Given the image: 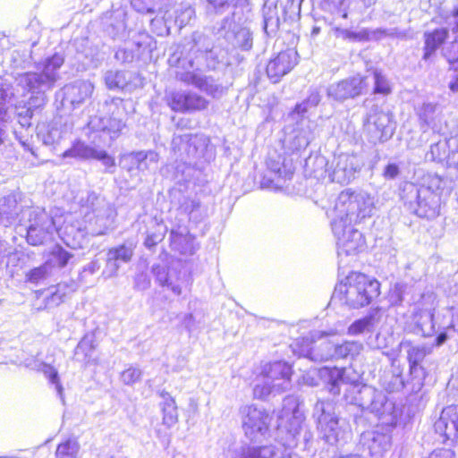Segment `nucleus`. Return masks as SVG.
Returning a JSON list of instances; mask_svg holds the SVG:
<instances>
[{"mask_svg":"<svg viewBox=\"0 0 458 458\" xmlns=\"http://www.w3.org/2000/svg\"><path fill=\"white\" fill-rule=\"evenodd\" d=\"M195 17V10L191 4H181L175 10V23L179 28L188 25Z\"/></svg>","mask_w":458,"mask_h":458,"instance_id":"obj_30","label":"nucleus"},{"mask_svg":"<svg viewBox=\"0 0 458 458\" xmlns=\"http://www.w3.org/2000/svg\"><path fill=\"white\" fill-rule=\"evenodd\" d=\"M47 266L44 263L38 267L30 269L25 274V282L38 285L44 282L49 276Z\"/></svg>","mask_w":458,"mask_h":458,"instance_id":"obj_29","label":"nucleus"},{"mask_svg":"<svg viewBox=\"0 0 458 458\" xmlns=\"http://www.w3.org/2000/svg\"><path fill=\"white\" fill-rule=\"evenodd\" d=\"M446 339H447L446 333L442 332L439 335H437V336L436 337L434 344L436 346H440L445 342Z\"/></svg>","mask_w":458,"mask_h":458,"instance_id":"obj_55","label":"nucleus"},{"mask_svg":"<svg viewBox=\"0 0 458 458\" xmlns=\"http://www.w3.org/2000/svg\"><path fill=\"white\" fill-rule=\"evenodd\" d=\"M453 15L458 17V5L454 9Z\"/></svg>","mask_w":458,"mask_h":458,"instance_id":"obj_62","label":"nucleus"},{"mask_svg":"<svg viewBox=\"0 0 458 458\" xmlns=\"http://www.w3.org/2000/svg\"><path fill=\"white\" fill-rule=\"evenodd\" d=\"M64 63V55L58 53L47 57L36 64L35 72L17 75L15 90L7 81L0 79V119L6 116V104L19 95H37L35 99L38 103L36 106H41L45 101V93L51 90L60 79L59 70Z\"/></svg>","mask_w":458,"mask_h":458,"instance_id":"obj_1","label":"nucleus"},{"mask_svg":"<svg viewBox=\"0 0 458 458\" xmlns=\"http://www.w3.org/2000/svg\"><path fill=\"white\" fill-rule=\"evenodd\" d=\"M193 47L192 50L207 55L208 57L213 58L215 49L211 39L206 35L195 32L192 35Z\"/></svg>","mask_w":458,"mask_h":458,"instance_id":"obj_25","label":"nucleus"},{"mask_svg":"<svg viewBox=\"0 0 458 458\" xmlns=\"http://www.w3.org/2000/svg\"><path fill=\"white\" fill-rule=\"evenodd\" d=\"M408 344L407 361L409 365V374L412 377H420L424 379L427 377V371L422 365V361L430 351L424 346L411 345V343Z\"/></svg>","mask_w":458,"mask_h":458,"instance_id":"obj_13","label":"nucleus"},{"mask_svg":"<svg viewBox=\"0 0 458 458\" xmlns=\"http://www.w3.org/2000/svg\"><path fill=\"white\" fill-rule=\"evenodd\" d=\"M318 161H319L320 164H324L325 163L324 157H319Z\"/></svg>","mask_w":458,"mask_h":458,"instance_id":"obj_64","label":"nucleus"},{"mask_svg":"<svg viewBox=\"0 0 458 458\" xmlns=\"http://www.w3.org/2000/svg\"><path fill=\"white\" fill-rule=\"evenodd\" d=\"M440 184L437 177L431 178L428 185L406 182L401 186L400 198L411 213L420 217L434 218L440 209Z\"/></svg>","mask_w":458,"mask_h":458,"instance_id":"obj_4","label":"nucleus"},{"mask_svg":"<svg viewBox=\"0 0 458 458\" xmlns=\"http://www.w3.org/2000/svg\"><path fill=\"white\" fill-rule=\"evenodd\" d=\"M296 52L287 50L280 52L267 65V76L274 83L287 74L296 64Z\"/></svg>","mask_w":458,"mask_h":458,"instance_id":"obj_10","label":"nucleus"},{"mask_svg":"<svg viewBox=\"0 0 458 458\" xmlns=\"http://www.w3.org/2000/svg\"><path fill=\"white\" fill-rule=\"evenodd\" d=\"M37 233V231L28 230L27 233H26L27 242L30 244L34 245V246L38 245V244H40L42 242L40 240L34 239V233Z\"/></svg>","mask_w":458,"mask_h":458,"instance_id":"obj_51","label":"nucleus"},{"mask_svg":"<svg viewBox=\"0 0 458 458\" xmlns=\"http://www.w3.org/2000/svg\"><path fill=\"white\" fill-rule=\"evenodd\" d=\"M131 158L135 160L134 163H138L139 174L156 170L159 160L158 154L151 150L139 151L138 156Z\"/></svg>","mask_w":458,"mask_h":458,"instance_id":"obj_20","label":"nucleus"},{"mask_svg":"<svg viewBox=\"0 0 458 458\" xmlns=\"http://www.w3.org/2000/svg\"><path fill=\"white\" fill-rule=\"evenodd\" d=\"M447 412L452 416L458 418V405H452L447 408Z\"/></svg>","mask_w":458,"mask_h":458,"instance_id":"obj_57","label":"nucleus"},{"mask_svg":"<svg viewBox=\"0 0 458 458\" xmlns=\"http://www.w3.org/2000/svg\"><path fill=\"white\" fill-rule=\"evenodd\" d=\"M449 328H452L454 331L458 332V310L452 314Z\"/></svg>","mask_w":458,"mask_h":458,"instance_id":"obj_54","label":"nucleus"},{"mask_svg":"<svg viewBox=\"0 0 458 458\" xmlns=\"http://www.w3.org/2000/svg\"><path fill=\"white\" fill-rule=\"evenodd\" d=\"M449 89L453 92H458V76L449 83Z\"/></svg>","mask_w":458,"mask_h":458,"instance_id":"obj_56","label":"nucleus"},{"mask_svg":"<svg viewBox=\"0 0 458 458\" xmlns=\"http://www.w3.org/2000/svg\"><path fill=\"white\" fill-rule=\"evenodd\" d=\"M127 75L123 71H107L104 76L105 83L109 89H123L128 86Z\"/></svg>","mask_w":458,"mask_h":458,"instance_id":"obj_22","label":"nucleus"},{"mask_svg":"<svg viewBox=\"0 0 458 458\" xmlns=\"http://www.w3.org/2000/svg\"><path fill=\"white\" fill-rule=\"evenodd\" d=\"M26 229H30V230H32V229H37L36 225H30Z\"/></svg>","mask_w":458,"mask_h":458,"instance_id":"obj_63","label":"nucleus"},{"mask_svg":"<svg viewBox=\"0 0 458 458\" xmlns=\"http://www.w3.org/2000/svg\"><path fill=\"white\" fill-rule=\"evenodd\" d=\"M399 174H400L399 166L394 163L388 164L383 171V176L385 179H387V180L395 179Z\"/></svg>","mask_w":458,"mask_h":458,"instance_id":"obj_46","label":"nucleus"},{"mask_svg":"<svg viewBox=\"0 0 458 458\" xmlns=\"http://www.w3.org/2000/svg\"><path fill=\"white\" fill-rule=\"evenodd\" d=\"M6 138V120L4 118L0 119V147L5 142Z\"/></svg>","mask_w":458,"mask_h":458,"instance_id":"obj_49","label":"nucleus"},{"mask_svg":"<svg viewBox=\"0 0 458 458\" xmlns=\"http://www.w3.org/2000/svg\"><path fill=\"white\" fill-rule=\"evenodd\" d=\"M124 127V123L121 120L116 119H111L109 121V124L105 126V128L114 133L116 134L122 131V129Z\"/></svg>","mask_w":458,"mask_h":458,"instance_id":"obj_47","label":"nucleus"},{"mask_svg":"<svg viewBox=\"0 0 458 458\" xmlns=\"http://www.w3.org/2000/svg\"><path fill=\"white\" fill-rule=\"evenodd\" d=\"M374 34L378 35L379 37H382V36L393 37L394 35H395V30L394 29H393V30L377 29L374 31Z\"/></svg>","mask_w":458,"mask_h":458,"instance_id":"obj_53","label":"nucleus"},{"mask_svg":"<svg viewBox=\"0 0 458 458\" xmlns=\"http://www.w3.org/2000/svg\"><path fill=\"white\" fill-rule=\"evenodd\" d=\"M208 142V138L203 134L184 133L174 136L172 147L178 158L187 162L202 154Z\"/></svg>","mask_w":458,"mask_h":458,"instance_id":"obj_7","label":"nucleus"},{"mask_svg":"<svg viewBox=\"0 0 458 458\" xmlns=\"http://www.w3.org/2000/svg\"><path fill=\"white\" fill-rule=\"evenodd\" d=\"M320 32V28L319 27H314L313 30H312V36H316L318 35V33Z\"/></svg>","mask_w":458,"mask_h":458,"instance_id":"obj_60","label":"nucleus"},{"mask_svg":"<svg viewBox=\"0 0 458 458\" xmlns=\"http://www.w3.org/2000/svg\"><path fill=\"white\" fill-rule=\"evenodd\" d=\"M198 89L213 98L221 96L223 92V88L220 85L216 83L214 80L207 77H202Z\"/></svg>","mask_w":458,"mask_h":458,"instance_id":"obj_33","label":"nucleus"},{"mask_svg":"<svg viewBox=\"0 0 458 458\" xmlns=\"http://www.w3.org/2000/svg\"><path fill=\"white\" fill-rule=\"evenodd\" d=\"M345 368L325 366L319 369V377L328 386V390L334 394H338L339 386L344 379Z\"/></svg>","mask_w":458,"mask_h":458,"instance_id":"obj_16","label":"nucleus"},{"mask_svg":"<svg viewBox=\"0 0 458 458\" xmlns=\"http://www.w3.org/2000/svg\"><path fill=\"white\" fill-rule=\"evenodd\" d=\"M93 90L90 81H76L64 88V100L76 108L91 96Z\"/></svg>","mask_w":458,"mask_h":458,"instance_id":"obj_12","label":"nucleus"},{"mask_svg":"<svg viewBox=\"0 0 458 458\" xmlns=\"http://www.w3.org/2000/svg\"><path fill=\"white\" fill-rule=\"evenodd\" d=\"M164 402L161 406L162 410V421L166 427L170 428L175 425L178 421L177 406L174 399L165 392L160 394Z\"/></svg>","mask_w":458,"mask_h":458,"instance_id":"obj_18","label":"nucleus"},{"mask_svg":"<svg viewBox=\"0 0 458 458\" xmlns=\"http://www.w3.org/2000/svg\"><path fill=\"white\" fill-rule=\"evenodd\" d=\"M438 105L431 102H425L417 110L420 123L426 127H434L438 114Z\"/></svg>","mask_w":458,"mask_h":458,"instance_id":"obj_21","label":"nucleus"},{"mask_svg":"<svg viewBox=\"0 0 458 458\" xmlns=\"http://www.w3.org/2000/svg\"><path fill=\"white\" fill-rule=\"evenodd\" d=\"M133 256L132 249L125 245H120L108 250V262H129Z\"/></svg>","mask_w":458,"mask_h":458,"instance_id":"obj_28","label":"nucleus"},{"mask_svg":"<svg viewBox=\"0 0 458 458\" xmlns=\"http://www.w3.org/2000/svg\"><path fill=\"white\" fill-rule=\"evenodd\" d=\"M369 76L356 74L328 86L327 97L336 102L355 98L368 90Z\"/></svg>","mask_w":458,"mask_h":458,"instance_id":"obj_5","label":"nucleus"},{"mask_svg":"<svg viewBox=\"0 0 458 458\" xmlns=\"http://www.w3.org/2000/svg\"><path fill=\"white\" fill-rule=\"evenodd\" d=\"M208 105V100L193 92L174 93L170 102L172 109L178 112L204 110Z\"/></svg>","mask_w":458,"mask_h":458,"instance_id":"obj_11","label":"nucleus"},{"mask_svg":"<svg viewBox=\"0 0 458 458\" xmlns=\"http://www.w3.org/2000/svg\"><path fill=\"white\" fill-rule=\"evenodd\" d=\"M68 286L67 284L55 285V290L45 298L43 309H51L63 303L66 296L65 289Z\"/></svg>","mask_w":458,"mask_h":458,"instance_id":"obj_26","label":"nucleus"},{"mask_svg":"<svg viewBox=\"0 0 458 458\" xmlns=\"http://www.w3.org/2000/svg\"><path fill=\"white\" fill-rule=\"evenodd\" d=\"M225 38L234 48L242 51H249L252 48V33L247 27L233 25V29L225 33Z\"/></svg>","mask_w":458,"mask_h":458,"instance_id":"obj_14","label":"nucleus"},{"mask_svg":"<svg viewBox=\"0 0 458 458\" xmlns=\"http://www.w3.org/2000/svg\"><path fill=\"white\" fill-rule=\"evenodd\" d=\"M44 373L49 381L55 385L58 390L62 389V386L60 383L59 376L57 370L52 367L51 365H46V369H44Z\"/></svg>","mask_w":458,"mask_h":458,"instance_id":"obj_44","label":"nucleus"},{"mask_svg":"<svg viewBox=\"0 0 458 458\" xmlns=\"http://www.w3.org/2000/svg\"><path fill=\"white\" fill-rule=\"evenodd\" d=\"M271 170H273L279 176H282V169H281L279 164H276L275 166H272Z\"/></svg>","mask_w":458,"mask_h":458,"instance_id":"obj_58","label":"nucleus"},{"mask_svg":"<svg viewBox=\"0 0 458 458\" xmlns=\"http://www.w3.org/2000/svg\"><path fill=\"white\" fill-rule=\"evenodd\" d=\"M136 156H138V152L127 154L123 156L121 161L123 169H125L131 176H139L138 163H134L135 160L131 158Z\"/></svg>","mask_w":458,"mask_h":458,"instance_id":"obj_36","label":"nucleus"},{"mask_svg":"<svg viewBox=\"0 0 458 458\" xmlns=\"http://www.w3.org/2000/svg\"><path fill=\"white\" fill-rule=\"evenodd\" d=\"M18 213L17 203L14 196H7L0 199V225L11 226V219Z\"/></svg>","mask_w":458,"mask_h":458,"instance_id":"obj_19","label":"nucleus"},{"mask_svg":"<svg viewBox=\"0 0 458 458\" xmlns=\"http://www.w3.org/2000/svg\"><path fill=\"white\" fill-rule=\"evenodd\" d=\"M428 458H455V453L449 448H438L432 451Z\"/></svg>","mask_w":458,"mask_h":458,"instance_id":"obj_45","label":"nucleus"},{"mask_svg":"<svg viewBox=\"0 0 458 458\" xmlns=\"http://www.w3.org/2000/svg\"><path fill=\"white\" fill-rule=\"evenodd\" d=\"M449 30L446 28L436 29L430 32H425L424 59H428L446 40Z\"/></svg>","mask_w":458,"mask_h":458,"instance_id":"obj_17","label":"nucleus"},{"mask_svg":"<svg viewBox=\"0 0 458 458\" xmlns=\"http://www.w3.org/2000/svg\"><path fill=\"white\" fill-rule=\"evenodd\" d=\"M164 239L163 233H155L153 235H148L145 240V244L148 248H152L156 246L159 242Z\"/></svg>","mask_w":458,"mask_h":458,"instance_id":"obj_48","label":"nucleus"},{"mask_svg":"<svg viewBox=\"0 0 458 458\" xmlns=\"http://www.w3.org/2000/svg\"><path fill=\"white\" fill-rule=\"evenodd\" d=\"M371 322L370 317L362 318L355 320L349 327V333L351 335H359L365 331Z\"/></svg>","mask_w":458,"mask_h":458,"instance_id":"obj_38","label":"nucleus"},{"mask_svg":"<svg viewBox=\"0 0 458 458\" xmlns=\"http://www.w3.org/2000/svg\"><path fill=\"white\" fill-rule=\"evenodd\" d=\"M279 28V18L276 15H265L264 30L267 34H274Z\"/></svg>","mask_w":458,"mask_h":458,"instance_id":"obj_39","label":"nucleus"},{"mask_svg":"<svg viewBox=\"0 0 458 458\" xmlns=\"http://www.w3.org/2000/svg\"><path fill=\"white\" fill-rule=\"evenodd\" d=\"M62 157H71L81 160H98L106 169H110L115 166L114 158L106 150L95 148L91 145H88L81 140L74 141L72 147L62 154Z\"/></svg>","mask_w":458,"mask_h":458,"instance_id":"obj_9","label":"nucleus"},{"mask_svg":"<svg viewBox=\"0 0 458 458\" xmlns=\"http://www.w3.org/2000/svg\"><path fill=\"white\" fill-rule=\"evenodd\" d=\"M216 13H222L227 10L233 3V0H207Z\"/></svg>","mask_w":458,"mask_h":458,"instance_id":"obj_42","label":"nucleus"},{"mask_svg":"<svg viewBox=\"0 0 458 458\" xmlns=\"http://www.w3.org/2000/svg\"><path fill=\"white\" fill-rule=\"evenodd\" d=\"M335 294L351 310L371 305L381 294V283L360 271H351L335 286Z\"/></svg>","mask_w":458,"mask_h":458,"instance_id":"obj_3","label":"nucleus"},{"mask_svg":"<svg viewBox=\"0 0 458 458\" xmlns=\"http://www.w3.org/2000/svg\"><path fill=\"white\" fill-rule=\"evenodd\" d=\"M141 373L139 369L129 368L123 371L122 378L124 384L131 385L140 379Z\"/></svg>","mask_w":458,"mask_h":458,"instance_id":"obj_40","label":"nucleus"},{"mask_svg":"<svg viewBox=\"0 0 458 458\" xmlns=\"http://www.w3.org/2000/svg\"><path fill=\"white\" fill-rule=\"evenodd\" d=\"M296 140L298 141V144L295 146L297 150L305 148L309 145V140L303 136H297Z\"/></svg>","mask_w":458,"mask_h":458,"instance_id":"obj_52","label":"nucleus"},{"mask_svg":"<svg viewBox=\"0 0 458 458\" xmlns=\"http://www.w3.org/2000/svg\"><path fill=\"white\" fill-rule=\"evenodd\" d=\"M321 101V94L318 89H311L309 96L301 103L296 105L294 112L304 114L310 109L315 108Z\"/></svg>","mask_w":458,"mask_h":458,"instance_id":"obj_27","label":"nucleus"},{"mask_svg":"<svg viewBox=\"0 0 458 458\" xmlns=\"http://www.w3.org/2000/svg\"><path fill=\"white\" fill-rule=\"evenodd\" d=\"M373 208L374 198L370 194L348 189L338 195L334 207L326 214L333 229H346L370 217Z\"/></svg>","mask_w":458,"mask_h":458,"instance_id":"obj_2","label":"nucleus"},{"mask_svg":"<svg viewBox=\"0 0 458 458\" xmlns=\"http://www.w3.org/2000/svg\"><path fill=\"white\" fill-rule=\"evenodd\" d=\"M339 458H361V457L358 454H347V455H342Z\"/></svg>","mask_w":458,"mask_h":458,"instance_id":"obj_59","label":"nucleus"},{"mask_svg":"<svg viewBox=\"0 0 458 458\" xmlns=\"http://www.w3.org/2000/svg\"><path fill=\"white\" fill-rule=\"evenodd\" d=\"M199 206V202H196L194 200L191 201V212Z\"/></svg>","mask_w":458,"mask_h":458,"instance_id":"obj_61","label":"nucleus"},{"mask_svg":"<svg viewBox=\"0 0 458 458\" xmlns=\"http://www.w3.org/2000/svg\"><path fill=\"white\" fill-rule=\"evenodd\" d=\"M180 81L189 84L193 85L196 88H199L200 81L202 79L201 76L193 73V72H182L177 75Z\"/></svg>","mask_w":458,"mask_h":458,"instance_id":"obj_41","label":"nucleus"},{"mask_svg":"<svg viewBox=\"0 0 458 458\" xmlns=\"http://www.w3.org/2000/svg\"><path fill=\"white\" fill-rule=\"evenodd\" d=\"M79 445L75 440L67 439L61 442L55 451V458H74L76 456Z\"/></svg>","mask_w":458,"mask_h":458,"instance_id":"obj_31","label":"nucleus"},{"mask_svg":"<svg viewBox=\"0 0 458 458\" xmlns=\"http://www.w3.org/2000/svg\"><path fill=\"white\" fill-rule=\"evenodd\" d=\"M365 131L371 134L372 138L386 141L392 137L394 127L391 115L379 110L377 106L371 108L363 122Z\"/></svg>","mask_w":458,"mask_h":458,"instance_id":"obj_8","label":"nucleus"},{"mask_svg":"<svg viewBox=\"0 0 458 458\" xmlns=\"http://www.w3.org/2000/svg\"><path fill=\"white\" fill-rule=\"evenodd\" d=\"M261 375L264 377H270L274 380H289L293 375L291 365L283 360H274L266 363L261 369Z\"/></svg>","mask_w":458,"mask_h":458,"instance_id":"obj_15","label":"nucleus"},{"mask_svg":"<svg viewBox=\"0 0 458 458\" xmlns=\"http://www.w3.org/2000/svg\"><path fill=\"white\" fill-rule=\"evenodd\" d=\"M72 257L68 251L60 246L54 248L49 253L45 264L47 267L62 268L65 267Z\"/></svg>","mask_w":458,"mask_h":458,"instance_id":"obj_23","label":"nucleus"},{"mask_svg":"<svg viewBox=\"0 0 458 458\" xmlns=\"http://www.w3.org/2000/svg\"><path fill=\"white\" fill-rule=\"evenodd\" d=\"M449 147L452 148V155L453 158H456V162L458 163V140L453 139L449 141Z\"/></svg>","mask_w":458,"mask_h":458,"instance_id":"obj_50","label":"nucleus"},{"mask_svg":"<svg viewBox=\"0 0 458 458\" xmlns=\"http://www.w3.org/2000/svg\"><path fill=\"white\" fill-rule=\"evenodd\" d=\"M444 55L454 70H458V40L453 41L444 52Z\"/></svg>","mask_w":458,"mask_h":458,"instance_id":"obj_35","label":"nucleus"},{"mask_svg":"<svg viewBox=\"0 0 458 458\" xmlns=\"http://www.w3.org/2000/svg\"><path fill=\"white\" fill-rule=\"evenodd\" d=\"M114 58L121 64H130L134 59V54L132 50L119 48L115 52Z\"/></svg>","mask_w":458,"mask_h":458,"instance_id":"obj_43","label":"nucleus"},{"mask_svg":"<svg viewBox=\"0 0 458 458\" xmlns=\"http://www.w3.org/2000/svg\"><path fill=\"white\" fill-rule=\"evenodd\" d=\"M157 280L161 286L169 288L173 293L176 295L182 293V287L178 284H175L172 276L166 275L165 271L157 272Z\"/></svg>","mask_w":458,"mask_h":458,"instance_id":"obj_34","label":"nucleus"},{"mask_svg":"<svg viewBox=\"0 0 458 458\" xmlns=\"http://www.w3.org/2000/svg\"><path fill=\"white\" fill-rule=\"evenodd\" d=\"M371 80L374 84L373 94L387 96L391 93L392 88L389 80L382 71L377 69L373 70L371 72Z\"/></svg>","mask_w":458,"mask_h":458,"instance_id":"obj_24","label":"nucleus"},{"mask_svg":"<svg viewBox=\"0 0 458 458\" xmlns=\"http://www.w3.org/2000/svg\"><path fill=\"white\" fill-rule=\"evenodd\" d=\"M363 163L358 156L347 153L339 154L332 161V172L329 174L331 181L347 184L356 177Z\"/></svg>","mask_w":458,"mask_h":458,"instance_id":"obj_6","label":"nucleus"},{"mask_svg":"<svg viewBox=\"0 0 458 458\" xmlns=\"http://www.w3.org/2000/svg\"><path fill=\"white\" fill-rule=\"evenodd\" d=\"M340 33L345 39L352 41H367L369 39V31L367 30H361L360 31H352L350 30H341Z\"/></svg>","mask_w":458,"mask_h":458,"instance_id":"obj_37","label":"nucleus"},{"mask_svg":"<svg viewBox=\"0 0 458 458\" xmlns=\"http://www.w3.org/2000/svg\"><path fill=\"white\" fill-rule=\"evenodd\" d=\"M38 136L41 138L44 145L54 146L61 141L64 133L60 128L53 126L45 132L40 131Z\"/></svg>","mask_w":458,"mask_h":458,"instance_id":"obj_32","label":"nucleus"}]
</instances>
